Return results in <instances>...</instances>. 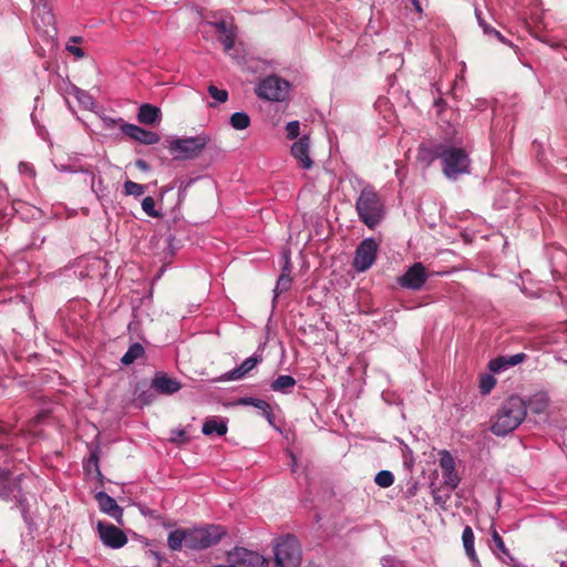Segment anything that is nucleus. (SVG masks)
I'll return each instance as SVG.
<instances>
[{
  "label": "nucleus",
  "instance_id": "nucleus-1",
  "mask_svg": "<svg viewBox=\"0 0 567 567\" xmlns=\"http://www.w3.org/2000/svg\"><path fill=\"white\" fill-rule=\"evenodd\" d=\"M527 406L518 395H512L503 402L496 413L492 416L491 431L497 436H504L525 420Z\"/></svg>",
  "mask_w": 567,
  "mask_h": 567
},
{
  "label": "nucleus",
  "instance_id": "nucleus-2",
  "mask_svg": "<svg viewBox=\"0 0 567 567\" xmlns=\"http://www.w3.org/2000/svg\"><path fill=\"white\" fill-rule=\"evenodd\" d=\"M429 152L432 159H441L442 172L449 179H456L457 176L470 173L471 161L464 148L436 143Z\"/></svg>",
  "mask_w": 567,
  "mask_h": 567
},
{
  "label": "nucleus",
  "instance_id": "nucleus-3",
  "mask_svg": "<svg viewBox=\"0 0 567 567\" xmlns=\"http://www.w3.org/2000/svg\"><path fill=\"white\" fill-rule=\"evenodd\" d=\"M355 209L360 220L371 229L384 217V204L372 186L362 188L355 203Z\"/></svg>",
  "mask_w": 567,
  "mask_h": 567
},
{
  "label": "nucleus",
  "instance_id": "nucleus-4",
  "mask_svg": "<svg viewBox=\"0 0 567 567\" xmlns=\"http://www.w3.org/2000/svg\"><path fill=\"white\" fill-rule=\"evenodd\" d=\"M275 561L279 567H299L301 549L295 536L287 535L276 543Z\"/></svg>",
  "mask_w": 567,
  "mask_h": 567
},
{
  "label": "nucleus",
  "instance_id": "nucleus-5",
  "mask_svg": "<svg viewBox=\"0 0 567 567\" xmlns=\"http://www.w3.org/2000/svg\"><path fill=\"white\" fill-rule=\"evenodd\" d=\"M225 535L226 529L220 525H207L189 529L188 548L194 550L206 549L219 543Z\"/></svg>",
  "mask_w": 567,
  "mask_h": 567
},
{
  "label": "nucleus",
  "instance_id": "nucleus-6",
  "mask_svg": "<svg viewBox=\"0 0 567 567\" xmlns=\"http://www.w3.org/2000/svg\"><path fill=\"white\" fill-rule=\"evenodd\" d=\"M209 138L206 135H197L188 138H177L171 142L168 150L178 159H189L197 157Z\"/></svg>",
  "mask_w": 567,
  "mask_h": 567
},
{
  "label": "nucleus",
  "instance_id": "nucleus-7",
  "mask_svg": "<svg viewBox=\"0 0 567 567\" xmlns=\"http://www.w3.org/2000/svg\"><path fill=\"white\" fill-rule=\"evenodd\" d=\"M227 563L233 564L234 567H268L264 556L243 547H235L228 551Z\"/></svg>",
  "mask_w": 567,
  "mask_h": 567
},
{
  "label": "nucleus",
  "instance_id": "nucleus-8",
  "mask_svg": "<svg viewBox=\"0 0 567 567\" xmlns=\"http://www.w3.org/2000/svg\"><path fill=\"white\" fill-rule=\"evenodd\" d=\"M378 248V244L373 238L363 239L355 249L352 264L354 269L358 271L368 270L375 260Z\"/></svg>",
  "mask_w": 567,
  "mask_h": 567
},
{
  "label": "nucleus",
  "instance_id": "nucleus-9",
  "mask_svg": "<svg viewBox=\"0 0 567 567\" xmlns=\"http://www.w3.org/2000/svg\"><path fill=\"white\" fill-rule=\"evenodd\" d=\"M288 89V82L271 75L260 82L257 95L268 101H282Z\"/></svg>",
  "mask_w": 567,
  "mask_h": 567
},
{
  "label": "nucleus",
  "instance_id": "nucleus-10",
  "mask_svg": "<svg viewBox=\"0 0 567 567\" xmlns=\"http://www.w3.org/2000/svg\"><path fill=\"white\" fill-rule=\"evenodd\" d=\"M96 528L102 543L106 547L118 549L126 545L127 536L115 525L99 522Z\"/></svg>",
  "mask_w": 567,
  "mask_h": 567
},
{
  "label": "nucleus",
  "instance_id": "nucleus-11",
  "mask_svg": "<svg viewBox=\"0 0 567 567\" xmlns=\"http://www.w3.org/2000/svg\"><path fill=\"white\" fill-rule=\"evenodd\" d=\"M427 279L425 267L421 262L413 264L398 280L406 289L419 290Z\"/></svg>",
  "mask_w": 567,
  "mask_h": 567
},
{
  "label": "nucleus",
  "instance_id": "nucleus-12",
  "mask_svg": "<svg viewBox=\"0 0 567 567\" xmlns=\"http://www.w3.org/2000/svg\"><path fill=\"white\" fill-rule=\"evenodd\" d=\"M440 466L443 471V484L452 491L455 489L461 478L455 471L454 457L446 450L440 453Z\"/></svg>",
  "mask_w": 567,
  "mask_h": 567
},
{
  "label": "nucleus",
  "instance_id": "nucleus-13",
  "mask_svg": "<svg viewBox=\"0 0 567 567\" xmlns=\"http://www.w3.org/2000/svg\"><path fill=\"white\" fill-rule=\"evenodd\" d=\"M121 131L130 138L144 145H153L159 141L157 133L144 130L134 124L124 123L121 125Z\"/></svg>",
  "mask_w": 567,
  "mask_h": 567
},
{
  "label": "nucleus",
  "instance_id": "nucleus-14",
  "mask_svg": "<svg viewBox=\"0 0 567 567\" xmlns=\"http://www.w3.org/2000/svg\"><path fill=\"white\" fill-rule=\"evenodd\" d=\"M290 152L301 168H305V169L311 168L313 162L309 154L310 153V137L308 135H303L297 142H295L291 146Z\"/></svg>",
  "mask_w": 567,
  "mask_h": 567
},
{
  "label": "nucleus",
  "instance_id": "nucleus-15",
  "mask_svg": "<svg viewBox=\"0 0 567 567\" xmlns=\"http://www.w3.org/2000/svg\"><path fill=\"white\" fill-rule=\"evenodd\" d=\"M152 388L161 394L169 395L179 391L182 386L176 379L169 378L164 372H157L152 380Z\"/></svg>",
  "mask_w": 567,
  "mask_h": 567
},
{
  "label": "nucleus",
  "instance_id": "nucleus-16",
  "mask_svg": "<svg viewBox=\"0 0 567 567\" xmlns=\"http://www.w3.org/2000/svg\"><path fill=\"white\" fill-rule=\"evenodd\" d=\"M95 498L102 512L106 513L117 523L122 524L123 509L117 505L113 497H111L105 492H99L95 495Z\"/></svg>",
  "mask_w": 567,
  "mask_h": 567
},
{
  "label": "nucleus",
  "instance_id": "nucleus-17",
  "mask_svg": "<svg viewBox=\"0 0 567 567\" xmlns=\"http://www.w3.org/2000/svg\"><path fill=\"white\" fill-rule=\"evenodd\" d=\"M526 358L527 355L523 352L513 355H499L497 358L492 359L488 362V369L493 373H499L507 369L508 367H514L524 362Z\"/></svg>",
  "mask_w": 567,
  "mask_h": 567
},
{
  "label": "nucleus",
  "instance_id": "nucleus-18",
  "mask_svg": "<svg viewBox=\"0 0 567 567\" xmlns=\"http://www.w3.org/2000/svg\"><path fill=\"white\" fill-rule=\"evenodd\" d=\"M259 362H261V358L258 355H252L247 358L238 368L227 372L224 374L220 380H240L246 374H248Z\"/></svg>",
  "mask_w": 567,
  "mask_h": 567
},
{
  "label": "nucleus",
  "instance_id": "nucleus-19",
  "mask_svg": "<svg viewBox=\"0 0 567 567\" xmlns=\"http://www.w3.org/2000/svg\"><path fill=\"white\" fill-rule=\"evenodd\" d=\"M215 27L218 33V40L224 47V51H230L235 43V34L231 27L225 20L216 22Z\"/></svg>",
  "mask_w": 567,
  "mask_h": 567
},
{
  "label": "nucleus",
  "instance_id": "nucleus-20",
  "mask_svg": "<svg viewBox=\"0 0 567 567\" xmlns=\"http://www.w3.org/2000/svg\"><path fill=\"white\" fill-rule=\"evenodd\" d=\"M161 117V110L152 104L141 105L137 114L140 123L145 125H154Z\"/></svg>",
  "mask_w": 567,
  "mask_h": 567
},
{
  "label": "nucleus",
  "instance_id": "nucleus-21",
  "mask_svg": "<svg viewBox=\"0 0 567 567\" xmlns=\"http://www.w3.org/2000/svg\"><path fill=\"white\" fill-rule=\"evenodd\" d=\"M188 533L189 529H175L169 533L167 545L172 550H181L183 544L188 548Z\"/></svg>",
  "mask_w": 567,
  "mask_h": 567
},
{
  "label": "nucleus",
  "instance_id": "nucleus-22",
  "mask_svg": "<svg viewBox=\"0 0 567 567\" xmlns=\"http://www.w3.org/2000/svg\"><path fill=\"white\" fill-rule=\"evenodd\" d=\"M474 540H475V536H474V532H473L472 527L465 526V528L463 529V533H462L463 547L465 549L467 557L471 559V561L477 563L478 557H477L475 548H474Z\"/></svg>",
  "mask_w": 567,
  "mask_h": 567
},
{
  "label": "nucleus",
  "instance_id": "nucleus-23",
  "mask_svg": "<svg viewBox=\"0 0 567 567\" xmlns=\"http://www.w3.org/2000/svg\"><path fill=\"white\" fill-rule=\"evenodd\" d=\"M238 404L240 405H250V406H254L258 410H260L262 412V415L265 417H267V420L269 422H271V419H272V411H271V406L270 404L265 401V400H261V399H256V398H240L238 400Z\"/></svg>",
  "mask_w": 567,
  "mask_h": 567
},
{
  "label": "nucleus",
  "instance_id": "nucleus-24",
  "mask_svg": "<svg viewBox=\"0 0 567 567\" xmlns=\"http://www.w3.org/2000/svg\"><path fill=\"white\" fill-rule=\"evenodd\" d=\"M19 482L20 478L11 480V476H9L1 485H0V498L3 501H11L12 498H16L17 495L14 492L19 489Z\"/></svg>",
  "mask_w": 567,
  "mask_h": 567
},
{
  "label": "nucleus",
  "instance_id": "nucleus-25",
  "mask_svg": "<svg viewBox=\"0 0 567 567\" xmlns=\"http://www.w3.org/2000/svg\"><path fill=\"white\" fill-rule=\"evenodd\" d=\"M202 431L205 435L216 433L217 435L223 436L227 433V424L224 421L217 422L215 419H209L204 423Z\"/></svg>",
  "mask_w": 567,
  "mask_h": 567
},
{
  "label": "nucleus",
  "instance_id": "nucleus-26",
  "mask_svg": "<svg viewBox=\"0 0 567 567\" xmlns=\"http://www.w3.org/2000/svg\"><path fill=\"white\" fill-rule=\"evenodd\" d=\"M144 352V347L141 343L135 342L128 348V350L122 357L121 362L124 365H130L134 363L135 360L143 357Z\"/></svg>",
  "mask_w": 567,
  "mask_h": 567
},
{
  "label": "nucleus",
  "instance_id": "nucleus-27",
  "mask_svg": "<svg viewBox=\"0 0 567 567\" xmlns=\"http://www.w3.org/2000/svg\"><path fill=\"white\" fill-rule=\"evenodd\" d=\"M296 385V380L291 375H279L271 383V389L276 392H288Z\"/></svg>",
  "mask_w": 567,
  "mask_h": 567
},
{
  "label": "nucleus",
  "instance_id": "nucleus-28",
  "mask_svg": "<svg viewBox=\"0 0 567 567\" xmlns=\"http://www.w3.org/2000/svg\"><path fill=\"white\" fill-rule=\"evenodd\" d=\"M230 125L235 130H245L250 125V117L245 112H236L230 116Z\"/></svg>",
  "mask_w": 567,
  "mask_h": 567
},
{
  "label": "nucleus",
  "instance_id": "nucleus-29",
  "mask_svg": "<svg viewBox=\"0 0 567 567\" xmlns=\"http://www.w3.org/2000/svg\"><path fill=\"white\" fill-rule=\"evenodd\" d=\"M124 193L128 196H142L145 193V186L132 181H126L124 183Z\"/></svg>",
  "mask_w": 567,
  "mask_h": 567
},
{
  "label": "nucleus",
  "instance_id": "nucleus-30",
  "mask_svg": "<svg viewBox=\"0 0 567 567\" xmlns=\"http://www.w3.org/2000/svg\"><path fill=\"white\" fill-rule=\"evenodd\" d=\"M374 482L380 487H390L394 482V476L390 471H380L375 475Z\"/></svg>",
  "mask_w": 567,
  "mask_h": 567
},
{
  "label": "nucleus",
  "instance_id": "nucleus-31",
  "mask_svg": "<svg viewBox=\"0 0 567 567\" xmlns=\"http://www.w3.org/2000/svg\"><path fill=\"white\" fill-rule=\"evenodd\" d=\"M548 405L545 395H536L530 400V409L536 414H542L546 411Z\"/></svg>",
  "mask_w": 567,
  "mask_h": 567
},
{
  "label": "nucleus",
  "instance_id": "nucleus-32",
  "mask_svg": "<svg viewBox=\"0 0 567 567\" xmlns=\"http://www.w3.org/2000/svg\"><path fill=\"white\" fill-rule=\"evenodd\" d=\"M208 93L218 103H225L228 100V92L224 89H218L216 85L210 84Z\"/></svg>",
  "mask_w": 567,
  "mask_h": 567
},
{
  "label": "nucleus",
  "instance_id": "nucleus-33",
  "mask_svg": "<svg viewBox=\"0 0 567 567\" xmlns=\"http://www.w3.org/2000/svg\"><path fill=\"white\" fill-rule=\"evenodd\" d=\"M142 208L151 217L161 216V214L155 209V200L151 196H147L142 200Z\"/></svg>",
  "mask_w": 567,
  "mask_h": 567
},
{
  "label": "nucleus",
  "instance_id": "nucleus-34",
  "mask_svg": "<svg viewBox=\"0 0 567 567\" xmlns=\"http://www.w3.org/2000/svg\"><path fill=\"white\" fill-rule=\"evenodd\" d=\"M496 380L493 375L485 374L481 378L480 389L483 394H487L495 386Z\"/></svg>",
  "mask_w": 567,
  "mask_h": 567
},
{
  "label": "nucleus",
  "instance_id": "nucleus-35",
  "mask_svg": "<svg viewBox=\"0 0 567 567\" xmlns=\"http://www.w3.org/2000/svg\"><path fill=\"white\" fill-rule=\"evenodd\" d=\"M76 99L79 101V103L85 109V110H91L94 105V101L92 99V96L90 94H87L86 92L84 91H78L76 92Z\"/></svg>",
  "mask_w": 567,
  "mask_h": 567
},
{
  "label": "nucleus",
  "instance_id": "nucleus-36",
  "mask_svg": "<svg viewBox=\"0 0 567 567\" xmlns=\"http://www.w3.org/2000/svg\"><path fill=\"white\" fill-rule=\"evenodd\" d=\"M291 281L292 279L289 274L282 272L277 280L276 292L287 291L290 288Z\"/></svg>",
  "mask_w": 567,
  "mask_h": 567
},
{
  "label": "nucleus",
  "instance_id": "nucleus-37",
  "mask_svg": "<svg viewBox=\"0 0 567 567\" xmlns=\"http://www.w3.org/2000/svg\"><path fill=\"white\" fill-rule=\"evenodd\" d=\"M300 131V123L298 121H291L286 125L287 137L295 140L298 137Z\"/></svg>",
  "mask_w": 567,
  "mask_h": 567
},
{
  "label": "nucleus",
  "instance_id": "nucleus-38",
  "mask_svg": "<svg viewBox=\"0 0 567 567\" xmlns=\"http://www.w3.org/2000/svg\"><path fill=\"white\" fill-rule=\"evenodd\" d=\"M492 539L498 550H501L504 555L509 556V551L506 548L503 538L501 537L496 529L492 530Z\"/></svg>",
  "mask_w": 567,
  "mask_h": 567
},
{
  "label": "nucleus",
  "instance_id": "nucleus-39",
  "mask_svg": "<svg viewBox=\"0 0 567 567\" xmlns=\"http://www.w3.org/2000/svg\"><path fill=\"white\" fill-rule=\"evenodd\" d=\"M173 436L171 437V441L176 444H185L189 441V437L187 436L185 430H176L172 431Z\"/></svg>",
  "mask_w": 567,
  "mask_h": 567
},
{
  "label": "nucleus",
  "instance_id": "nucleus-40",
  "mask_svg": "<svg viewBox=\"0 0 567 567\" xmlns=\"http://www.w3.org/2000/svg\"><path fill=\"white\" fill-rule=\"evenodd\" d=\"M154 395L148 390L137 393L136 401L143 405H148L153 402Z\"/></svg>",
  "mask_w": 567,
  "mask_h": 567
},
{
  "label": "nucleus",
  "instance_id": "nucleus-41",
  "mask_svg": "<svg viewBox=\"0 0 567 567\" xmlns=\"http://www.w3.org/2000/svg\"><path fill=\"white\" fill-rule=\"evenodd\" d=\"M480 24L481 27L483 28L484 32L486 34H489V35H493L494 38H496L499 42H503L505 43V38L501 34L499 31L493 29L492 27H489L488 24L486 23H483L482 21H480Z\"/></svg>",
  "mask_w": 567,
  "mask_h": 567
},
{
  "label": "nucleus",
  "instance_id": "nucleus-42",
  "mask_svg": "<svg viewBox=\"0 0 567 567\" xmlns=\"http://www.w3.org/2000/svg\"><path fill=\"white\" fill-rule=\"evenodd\" d=\"M66 50L72 53L73 55L78 56V58H83L84 56V51L83 49L79 48V47H73V45H68L66 47Z\"/></svg>",
  "mask_w": 567,
  "mask_h": 567
},
{
  "label": "nucleus",
  "instance_id": "nucleus-43",
  "mask_svg": "<svg viewBox=\"0 0 567 567\" xmlns=\"http://www.w3.org/2000/svg\"><path fill=\"white\" fill-rule=\"evenodd\" d=\"M135 166L141 169V171H148L150 169V165L147 164L146 161L144 159H136L135 161Z\"/></svg>",
  "mask_w": 567,
  "mask_h": 567
},
{
  "label": "nucleus",
  "instance_id": "nucleus-44",
  "mask_svg": "<svg viewBox=\"0 0 567 567\" xmlns=\"http://www.w3.org/2000/svg\"><path fill=\"white\" fill-rule=\"evenodd\" d=\"M11 476V472L8 470H4L0 466V485L9 477Z\"/></svg>",
  "mask_w": 567,
  "mask_h": 567
},
{
  "label": "nucleus",
  "instance_id": "nucleus-45",
  "mask_svg": "<svg viewBox=\"0 0 567 567\" xmlns=\"http://www.w3.org/2000/svg\"><path fill=\"white\" fill-rule=\"evenodd\" d=\"M97 462H99V457L96 456V454H91L90 455V458H89V464H93L94 466L97 467Z\"/></svg>",
  "mask_w": 567,
  "mask_h": 567
},
{
  "label": "nucleus",
  "instance_id": "nucleus-46",
  "mask_svg": "<svg viewBox=\"0 0 567 567\" xmlns=\"http://www.w3.org/2000/svg\"><path fill=\"white\" fill-rule=\"evenodd\" d=\"M413 4H414L416 11H419V12L422 11L419 0H413Z\"/></svg>",
  "mask_w": 567,
  "mask_h": 567
},
{
  "label": "nucleus",
  "instance_id": "nucleus-47",
  "mask_svg": "<svg viewBox=\"0 0 567 567\" xmlns=\"http://www.w3.org/2000/svg\"><path fill=\"white\" fill-rule=\"evenodd\" d=\"M45 14H47V18H45L47 23L50 24L53 21V16L50 14L49 12H47Z\"/></svg>",
  "mask_w": 567,
  "mask_h": 567
},
{
  "label": "nucleus",
  "instance_id": "nucleus-48",
  "mask_svg": "<svg viewBox=\"0 0 567 567\" xmlns=\"http://www.w3.org/2000/svg\"><path fill=\"white\" fill-rule=\"evenodd\" d=\"M434 499H435V503H437V504L442 502L440 496H434Z\"/></svg>",
  "mask_w": 567,
  "mask_h": 567
},
{
  "label": "nucleus",
  "instance_id": "nucleus-49",
  "mask_svg": "<svg viewBox=\"0 0 567 567\" xmlns=\"http://www.w3.org/2000/svg\"><path fill=\"white\" fill-rule=\"evenodd\" d=\"M72 40H73L74 42H80V41H81V38L75 37V38H73Z\"/></svg>",
  "mask_w": 567,
  "mask_h": 567
}]
</instances>
